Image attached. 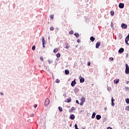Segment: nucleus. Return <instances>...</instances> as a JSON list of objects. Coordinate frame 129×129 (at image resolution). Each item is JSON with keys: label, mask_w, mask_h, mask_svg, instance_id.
<instances>
[{"label": "nucleus", "mask_w": 129, "mask_h": 129, "mask_svg": "<svg viewBox=\"0 0 129 129\" xmlns=\"http://www.w3.org/2000/svg\"><path fill=\"white\" fill-rule=\"evenodd\" d=\"M125 74H129V67L127 63L125 64Z\"/></svg>", "instance_id": "obj_1"}, {"label": "nucleus", "mask_w": 129, "mask_h": 129, "mask_svg": "<svg viewBox=\"0 0 129 129\" xmlns=\"http://www.w3.org/2000/svg\"><path fill=\"white\" fill-rule=\"evenodd\" d=\"M50 103V100L49 99H46L45 101L44 105L45 106H48Z\"/></svg>", "instance_id": "obj_2"}, {"label": "nucleus", "mask_w": 129, "mask_h": 129, "mask_svg": "<svg viewBox=\"0 0 129 129\" xmlns=\"http://www.w3.org/2000/svg\"><path fill=\"white\" fill-rule=\"evenodd\" d=\"M80 83H83L85 81V79L84 78H82V77L80 76L79 77Z\"/></svg>", "instance_id": "obj_3"}, {"label": "nucleus", "mask_w": 129, "mask_h": 129, "mask_svg": "<svg viewBox=\"0 0 129 129\" xmlns=\"http://www.w3.org/2000/svg\"><path fill=\"white\" fill-rule=\"evenodd\" d=\"M122 29H126L127 28V25L124 23H122L121 25Z\"/></svg>", "instance_id": "obj_4"}, {"label": "nucleus", "mask_w": 129, "mask_h": 129, "mask_svg": "<svg viewBox=\"0 0 129 129\" xmlns=\"http://www.w3.org/2000/svg\"><path fill=\"white\" fill-rule=\"evenodd\" d=\"M76 79H74V81H73L71 83V86H72V87H73V86H75V84H76Z\"/></svg>", "instance_id": "obj_5"}, {"label": "nucleus", "mask_w": 129, "mask_h": 129, "mask_svg": "<svg viewBox=\"0 0 129 129\" xmlns=\"http://www.w3.org/2000/svg\"><path fill=\"white\" fill-rule=\"evenodd\" d=\"M119 8L120 9H123V8H124V4H123V3H120L119 4Z\"/></svg>", "instance_id": "obj_6"}, {"label": "nucleus", "mask_w": 129, "mask_h": 129, "mask_svg": "<svg viewBox=\"0 0 129 129\" xmlns=\"http://www.w3.org/2000/svg\"><path fill=\"white\" fill-rule=\"evenodd\" d=\"M42 45L43 48H45V45H44V44H45V37H42Z\"/></svg>", "instance_id": "obj_7"}, {"label": "nucleus", "mask_w": 129, "mask_h": 129, "mask_svg": "<svg viewBox=\"0 0 129 129\" xmlns=\"http://www.w3.org/2000/svg\"><path fill=\"white\" fill-rule=\"evenodd\" d=\"M128 41H129V37H126L125 39V42L126 44V45H129L128 44Z\"/></svg>", "instance_id": "obj_8"}, {"label": "nucleus", "mask_w": 129, "mask_h": 129, "mask_svg": "<svg viewBox=\"0 0 129 129\" xmlns=\"http://www.w3.org/2000/svg\"><path fill=\"white\" fill-rule=\"evenodd\" d=\"M99 46H100V42H97L96 44V49H98V48H99Z\"/></svg>", "instance_id": "obj_9"}, {"label": "nucleus", "mask_w": 129, "mask_h": 129, "mask_svg": "<svg viewBox=\"0 0 129 129\" xmlns=\"http://www.w3.org/2000/svg\"><path fill=\"white\" fill-rule=\"evenodd\" d=\"M123 51H124V49L123 48H121L119 49L118 52L120 53H123Z\"/></svg>", "instance_id": "obj_10"}, {"label": "nucleus", "mask_w": 129, "mask_h": 129, "mask_svg": "<svg viewBox=\"0 0 129 129\" xmlns=\"http://www.w3.org/2000/svg\"><path fill=\"white\" fill-rule=\"evenodd\" d=\"M96 119H97V120H99V119H100V118H101V115H97L96 116Z\"/></svg>", "instance_id": "obj_11"}, {"label": "nucleus", "mask_w": 129, "mask_h": 129, "mask_svg": "<svg viewBox=\"0 0 129 129\" xmlns=\"http://www.w3.org/2000/svg\"><path fill=\"white\" fill-rule=\"evenodd\" d=\"M75 93H77L79 92V89L78 88H75L74 90Z\"/></svg>", "instance_id": "obj_12"}, {"label": "nucleus", "mask_w": 129, "mask_h": 129, "mask_svg": "<svg viewBox=\"0 0 129 129\" xmlns=\"http://www.w3.org/2000/svg\"><path fill=\"white\" fill-rule=\"evenodd\" d=\"M118 82H119V80L115 79L114 80V83H115V84H117Z\"/></svg>", "instance_id": "obj_13"}, {"label": "nucleus", "mask_w": 129, "mask_h": 129, "mask_svg": "<svg viewBox=\"0 0 129 129\" xmlns=\"http://www.w3.org/2000/svg\"><path fill=\"white\" fill-rule=\"evenodd\" d=\"M71 117V119H75V115H74V114H72L70 116Z\"/></svg>", "instance_id": "obj_14"}, {"label": "nucleus", "mask_w": 129, "mask_h": 129, "mask_svg": "<svg viewBox=\"0 0 129 129\" xmlns=\"http://www.w3.org/2000/svg\"><path fill=\"white\" fill-rule=\"evenodd\" d=\"M81 102H85V98H84V97H82L81 99Z\"/></svg>", "instance_id": "obj_15"}, {"label": "nucleus", "mask_w": 129, "mask_h": 129, "mask_svg": "<svg viewBox=\"0 0 129 129\" xmlns=\"http://www.w3.org/2000/svg\"><path fill=\"white\" fill-rule=\"evenodd\" d=\"M59 51V48H56L53 50V52L54 53H57Z\"/></svg>", "instance_id": "obj_16"}, {"label": "nucleus", "mask_w": 129, "mask_h": 129, "mask_svg": "<svg viewBox=\"0 0 129 129\" xmlns=\"http://www.w3.org/2000/svg\"><path fill=\"white\" fill-rule=\"evenodd\" d=\"M90 40L92 42H94L95 40V38H94L93 36H92L90 37Z\"/></svg>", "instance_id": "obj_17"}, {"label": "nucleus", "mask_w": 129, "mask_h": 129, "mask_svg": "<svg viewBox=\"0 0 129 129\" xmlns=\"http://www.w3.org/2000/svg\"><path fill=\"white\" fill-rule=\"evenodd\" d=\"M71 100H72L71 98H68V99H67V102L69 103V102H71Z\"/></svg>", "instance_id": "obj_18"}, {"label": "nucleus", "mask_w": 129, "mask_h": 129, "mask_svg": "<svg viewBox=\"0 0 129 129\" xmlns=\"http://www.w3.org/2000/svg\"><path fill=\"white\" fill-rule=\"evenodd\" d=\"M69 73H70L69 70H65V74H66V75H69Z\"/></svg>", "instance_id": "obj_19"}, {"label": "nucleus", "mask_w": 129, "mask_h": 129, "mask_svg": "<svg viewBox=\"0 0 129 129\" xmlns=\"http://www.w3.org/2000/svg\"><path fill=\"white\" fill-rule=\"evenodd\" d=\"M95 115H96V113L95 112H93L92 115V118H94V117H95Z\"/></svg>", "instance_id": "obj_20"}, {"label": "nucleus", "mask_w": 129, "mask_h": 129, "mask_svg": "<svg viewBox=\"0 0 129 129\" xmlns=\"http://www.w3.org/2000/svg\"><path fill=\"white\" fill-rule=\"evenodd\" d=\"M56 57L57 58H60V57H61V54H60V53H58L56 54Z\"/></svg>", "instance_id": "obj_21"}, {"label": "nucleus", "mask_w": 129, "mask_h": 129, "mask_svg": "<svg viewBox=\"0 0 129 129\" xmlns=\"http://www.w3.org/2000/svg\"><path fill=\"white\" fill-rule=\"evenodd\" d=\"M75 36H76L77 38H79V34H78V33H75Z\"/></svg>", "instance_id": "obj_22"}, {"label": "nucleus", "mask_w": 129, "mask_h": 129, "mask_svg": "<svg viewBox=\"0 0 129 129\" xmlns=\"http://www.w3.org/2000/svg\"><path fill=\"white\" fill-rule=\"evenodd\" d=\"M49 17H50L51 20H53V19H54V15H53V14L49 16Z\"/></svg>", "instance_id": "obj_23"}, {"label": "nucleus", "mask_w": 129, "mask_h": 129, "mask_svg": "<svg viewBox=\"0 0 129 129\" xmlns=\"http://www.w3.org/2000/svg\"><path fill=\"white\" fill-rule=\"evenodd\" d=\"M58 109H59V111H60V112L63 111V109L61 107H58Z\"/></svg>", "instance_id": "obj_24"}, {"label": "nucleus", "mask_w": 129, "mask_h": 129, "mask_svg": "<svg viewBox=\"0 0 129 129\" xmlns=\"http://www.w3.org/2000/svg\"><path fill=\"white\" fill-rule=\"evenodd\" d=\"M110 15H111V16H114V12H113V11H111V12H110Z\"/></svg>", "instance_id": "obj_25"}, {"label": "nucleus", "mask_w": 129, "mask_h": 129, "mask_svg": "<svg viewBox=\"0 0 129 129\" xmlns=\"http://www.w3.org/2000/svg\"><path fill=\"white\" fill-rule=\"evenodd\" d=\"M107 89L108 91H110V90H111V87H107Z\"/></svg>", "instance_id": "obj_26"}, {"label": "nucleus", "mask_w": 129, "mask_h": 129, "mask_svg": "<svg viewBox=\"0 0 129 129\" xmlns=\"http://www.w3.org/2000/svg\"><path fill=\"white\" fill-rule=\"evenodd\" d=\"M125 102H126L127 103V104H128V103H129V98H126L125 99Z\"/></svg>", "instance_id": "obj_27"}, {"label": "nucleus", "mask_w": 129, "mask_h": 129, "mask_svg": "<svg viewBox=\"0 0 129 129\" xmlns=\"http://www.w3.org/2000/svg\"><path fill=\"white\" fill-rule=\"evenodd\" d=\"M114 101H115V100H114V99H113V97H111V102H114Z\"/></svg>", "instance_id": "obj_28"}, {"label": "nucleus", "mask_w": 129, "mask_h": 129, "mask_svg": "<svg viewBox=\"0 0 129 129\" xmlns=\"http://www.w3.org/2000/svg\"><path fill=\"white\" fill-rule=\"evenodd\" d=\"M35 49H36V47H35V46H33L32 47V50H33V51H35Z\"/></svg>", "instance_id": "obj_29"}, {"label": "nucleus", "mask_w": 129, "mask_h": 129, "mask_svg": "<svg viewBox=\"0 0 129 129\" xmlns=\"http://www.w3.org/2000/svg\"><path fill=\"white\" fill-rule=\"evenodd\" d=\"M50 31H54V27H50Z\"/></svg>", "instance_id": "obj_30"}, {"label": "nucleus", "mask_w": 129, "mask_h": 129, "mask_svg": "<svg viewBox=\"0 0 129 129\" xmlns=\"http://www.w3.org/2000/svg\"><path fill=\"white\" fill-rule=\"evenodd\" d=\"M55 82L56 83H59L60 82V80H59L58 79H56L55 80Z\"/></svg>", "instance_id": "obj_31"}, {"label": "nucleus", "mask_w": 129, "mask_h": 129, "mask_svg": "<svg viewBox=\"0 0 129 129\" xmlns=\"http://www.w3.org/2000/svg\"><path fill=\"white\" fill-rule=\"evenodd\" d=\"M75 129H79V127L77 126V124H75Z\"/></svg>", "instance_id": "obj_32"}, {"label": "nucleus", "mask_w": 129, "mask_h": 129, "mask_svg": "<svg viewBox=\"0 0 129 129\" xmlns=\"http://www.w3.org/2000/svg\"><path fill=\"white\" fill-rule=\"evenodd\" d=\"M111 105H112V106H114V102H111Z\"/></svg>", "instance_id": "obj_33"}, {"label": "nucleus", "mask_w": 129, "mask_h": 129, "mask_svg": "<svg viewBox=\"0 0 129 129\" xmlns=\"http://www.w3.org/2000/svg\"><path fill=\"white\" fill-rule=\"evenodd\" d=\"M74 109H75V108H74V107H72L71 108V111H73V110H74Z\"/></svg>", "instance_id": "obj_34"}, {"label": "nucleus", "mask_w": 129, "mask_h": 129, "mask_svg": "<svg viewBox=\"0 0 129 129\" xmlns=\"http://www.w3.org/2000/svg\"><path fill=\"white\" fill-rule=\"evenodd\" d=\"M40 59L41 61H44V59H43V57L42 56H40Z\"/></svg>", "instance_id": "obj_35"}, {"label": "nucleus", "mask_w": 129, "mask_h": 129, "mask_svg": "<svg viewBox=\"0 0 129 129\" xmlns=\"http://www.w3.org/2000/svg\"><path fill=\"white\" fill-rule=\"evenodd\" d=\"M52 62H53V61H52V60L51 61L50 60H48L49 64H51V63H52Z\"/></svg>", "instance_id": "obj_36"}, {"label": "nucleus", "mask_w": 129, "mask_h": 129, "mask_svg": "<svg viewBox=\"0 0 129 129\" xmlns=\"http://www.w3.org/2000/svg\"><path fill=\"white\" fill-rule=\"evenodd\" d=\"M69 33L71 34V35H72V34H73V31H70Z\"/></svg>", "instance_id": "obj_37"}, {"label": "nucleus", "mask_w": 129, "mask_h": 129, "mask_svg": "<svg viewBox=\"0 0 129 129\" xmlns=\"http://www.w3.org/2000/svg\"><path fill=\"white\" fill-rule=\"evenodd\" d=\"M109 60H111V61H113V57H111L109 58Z\"/></svg>", "instance_id": "obj_38"}, {"label": "nucleus", "mask_w": 129, "mask_h": 129, "mask_svg": "<svg viewBox=\"0 0 129 129\" xmlns=\"http://www.w3.org/2000/svg\"><path fill=\"white\" fill-rule=\"evenodd\" d=\"M125 89H126V90H129V88L128 87H125Z\"/></svg>", "instance_id": "obj_39"}, {"label": "nucleus", "mask_w": 129, "mask_h": 129, "mask_svg": "<svg viewBox=\"0 0 129 129\" xmlns=\"http://www.w3.org/2000/svg\"><path fill=\"white\" fill-rule=\"evenodd\" d=\"M111 28H112V29H114V27H113V26H112V22L111 23Z\"/></svg>", "instance_id": "obj_40"}, {"label": "nucleus", "mask_w": 129, "mask_h": 129, "mask_svg": "<svg viewBox=\"0 0 129 129\" xmlns=\"http://www.w3.org/2000/svg\"><path fill=\"white\" fill-rule=\"evenodd\" d=\"M37 106H38V105L35 104V105H34V108H36Z\"/></svg>", "instance_id": "obj_41"}, {"label": "nucleus", "mask_w": 129, "mask_h": 129, "mask_svg": "<svg viewBox=\"0 0 129 129\" xmlns=\"http://www.w3.org/2000/svg\"><path fill=\"white\" fill-rule=\"evenodd\" d=\"M76 103H77L78 104H79V101L78 100H77L76 101Z\"/></svg>", "instance_id": "obj_42"}, {"label": "nucleus", "mask_w": 129, "mask_h": 129, "mask_svg": "<svg viewBox=\"0 0 129 129\" xmlns=\"http://www.w3.org/2000/svg\"><path fill=\"white\" fill-rule=\"evenodd\" d=\"M31 117H34V114H31L30 115Z\"/></svg>", "instance_id": "obj_43"}, {"label": "nucleus", "mask_w": 129, "mask_h": 129, "mask_svg": "<svg viewBox=\"0 0 129 129\" xmlns=\"http://www.w3.org/2000/svg\"><path fill=\"white\" fill-rule=\"evenodd\" d=\"M83 102H81V103H80V105H83Z\"/></svg>", "instance_id": "obj_44"}, {"label": "nucleus", "mask_w": 129, "mask_h": 129, "mask_svg": "<svg viewBox=\"0 0 129 129\" xmlns=\"http://www.w3.org/2000/svg\"><path fill=\"white\" fill-rule=\"evenodd\" d=\"M90 64H91L90 62H88V66H90Z\"/></svg>", "instance_id": "obj_45"}, {"label": "nucleus", "mask_w": 129, "mask_h": 129, "mask_svg": "<svg viewBox=\"0 0 129 129\" xmlns=\"http://www.w3.org/2000/svg\"><path fill=\"white\" fill-rule=\"evenodd\" d=\"M77 42H78V43H80V40L79 39H78V40H77Z\"/></svg>", "instance_id": "obj_46"}, {"label": "nucleus", "mask_w": 129, "mask_h": 129, "mask_svg": "<svg viewBox=\"0 0 129 129\" xmlns=\"http://www.w3.org/2000/svg\"><path fill=\"white\" fill-rule=\"evenodd\" d=\"M1 95H4V93L1 92Z\"/></svg>", "instance_id": "obj_47"}, {"label": "nucleus", "mask_w": 129, "mask_h": 129, "mask_svg": "<svg viewBox=\"0 0 129 129\" xmlns=\"http://www.w3.org/2000/svg\"><path fill=\"white\" fill-rule=\"evenodd\" d=\"M111 128H111V127H108L107 128V129H111Z\"/></svg>", "instance_id": "obj_48"}, {"label": "nucleus", "mask_w": 129, "mask_h": 129, "mask_svg": "<svg viewBox=\"0 0 129 129\" xmlns=\"http://www.w3.org/2000/svg\"><path fill=\"white\" fill-rule=\"evenodd\" d=\"M69 47H70L69 46L66 47V49H68L69 48Z\"/></svg>", "instance_id": "obj_49"}, {"label": "nucleus", "mask_w": 129, "mask_h": 129, "mask_svg": "<svg viewBox=\"0 0 129 129\" xmlns=\"http://www.w3.org/2000/svg\"><path fill=\"white\" fill-rule=\"evenodd\" d=\"M128 83H129V81H126V84H128Z\"/></svg>", "instance_id": "obj_50"}, {"label": "nucleus", "mask_w": 129, "mask_h": 129, "mask_svg": "<svg viewBox=\"0 0 129 129\" xmlns=\"http://www.w3.org/2000/svg\"><path fill=\"white\" fill-rule=\"evenodd\" d=\"M104 109H105V110H106V109H107V107H105Z\"/></svg>", "instance_id": "obj_51"}, {"label": "nucleus", "mask_w": 129, "mask_h": 129, "mask_svg": "<svg viewBox=\"0 0 129 129\" xmlns=\"http://www.w3.org/2000/svg\"><path fill=\"white\" fill-rule=\"evenodd\" d=\"M82 129H85V128H83Z\"/></svg>", "instance_id": "obj_52"}]
</instances>
